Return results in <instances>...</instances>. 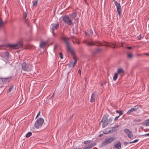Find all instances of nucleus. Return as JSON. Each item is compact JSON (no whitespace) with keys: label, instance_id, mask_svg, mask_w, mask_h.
Returning <instances> with one entry per match:
<instances>
[{"label":"nucleus","instance_id":"2eb2a0df","mask_svg":"<svg viewBox=\"0 0 149 149\" xmlns=\"http://www.w3.org/2000/svg\"><path fill=\"white\" fill-rule=\"evenodd\" d=\"M59 27V24H52V30L54 31L55 30H57Z\"/></svg>","mask_w":149,"mask_h":149},{"label":"nucleus","instance_id":"774afa93","mask_svg":"<svg viewBox=\"0 0 149 149\" xmlns=\"http://www.w3.org/2000/svg\"><path fill=\"white\" fill-rule=\"evenodd\" d=\"M52 102H53V101H52Z\"/></svg>","mask_w":149,"mask_h":149},{"label":"nucleus","instance_id":"49530a36","mask_svg":"<svg viewBox=\"0 0 149 149\" xmlns=\"http://www.w3.org/2000/svg\"><path fill=\"white\" fill-rule=\"evenodd\" d=\"M103 132L104 134H108L109 133L108 132H107V131H104Z\"/></svg>","mask_w":149,"mask_h":149},{"label":"nucleus","instance_id":"de8ad7c7","mask_svg":"<svg viewBox=\"0 0 149 149\" xmlns=\"http://www.w3.org/2000/svg\"><path fill=\"white\" fill-rule=\"evenodd\" d=\"M106 83V82H104L103 83H102L101 84V86H102L104 84H105Z\"/></svg>","mask_w":149,"mask_h":149},{"label":"nucleus","instance_id":"39448f33","mask_svg":"<svg viewBox=\"0 0 149 149\" xmlns=\"http://www.w3.org/2000/svg\"><path fill=\"white\" fill-rule=\"evenodd\" d=\"M44 120L43 118H39L36 121L35 123V127L36 128H38L41 127L42 125Z\"/></svg>","mask_w":149,"mask_h":149},{"label":"nucleus","instance_id":"a19ab883","mask_svg":"<svg viewBox=\"0 0 149 149\" xmlns=\"http://www.w3.org/2000/svg\"><path fill=\"white\" fill-rule=\"evenodd\" d=\"M119 116H116V117L114 119V120L115 121H116L117 120H118V119L119 118Z\"/></svg>","mask_w":149,"mask_h":149},{"label":"nucleus","instance_id":"dca6fc26","mask_svg":"<svg viewBox=\"0 0 149 149\" xmlns=\"http://www.w3.org/2000/svg\"><path fill=\"white\" fill-rule=\"evenodd\" d=\"M96 145V143H93L89 145L88 146L86 147H84L83 148V149H91L93 146Z\"/></svg>","mask_w":149,"mask_h":149},{"label":"nucleus","instance_id":"0eeeda50","mask_svg":"<svg viewBox=\"0 0 149 149\" xmlns=\"http://www.w3.org/2000/svg\"><path fill=\"white\" fill-rule=\"evenodd\" d=\"M22 45V41H19L17 43L15 44L9 45V46L14 49H19Z\"/></svg>","mask_w":149,"mask_h":149},{"label":"nucleus","instance_id":"423d86ee","mask_svg":"<svg viewBox=\"0 0 149 149\" xmlns=\"http://www.w3.org/2000/svg\"><path fill=\"white\" fill-rule=\"evenodd\" d=\"M108 116L106 115L104 116L100 123V124L101 123H102V127L103 128L106 127L108 124H109V123H108L107 121Z\"/></svg>","mask_w":149,"mask_h":149},{"label":"nucleus","instance_id":"6e6d98bb","mask_svg":"<svg viewBox=\"0 0 149 149\" xmlns=\"http://www.w3.org/2000/svg\"><path fill=\"white\" fill-rule=\"evenodd\" d=\"M103 135L102 134H101L99 135V136L100 137H101L103 136Z\"/></svg>","mask_w":149,"mask_h":149},{"label":"nucleus","instance_id":"f3484780","mask_svg":"<svg viewBox=\"0 0 149 149\" xmlns=\"http://www.w3.org/2000/svg\"><path fill=\"white\" fill-rule=\"evenodd\" d=\"M85 33L86 36H91L93 35V32L92 30L88 29L87 31H85Z\"/></svg>","mask_w":149,"mask_h":149},{"label":"nucleus","instance_id":"c03bdc74","mask_svg":"<svg viewBox=\"0 0 149 149\" xmlns=\"http://www.w3.org/2000/svg\"><path fill=\"white\" fill-rule=\"evenodd\" d=\"M126 48L129 49H130L132 48V47L130 46L127 47Z\"/></svg>","mask_w":149,"mask_h":149},{"label":"nucleus","instance_id":"b1692460","mask_svg":"<svg viewBox=\"0 0 149 149\" xmlns=\"http://www.w3.org/2000/svg\"><path fill=\"white\" fill-rule=\"evenodd\" d=\"M27 13L26 12H24V14H23L24 17V18L25 20V22H26L27 20V19H26V17L27 16Z\"/></svg>","mask_w":149,"mask_h":149},{"label":"nucleus","instance_id":"6ab92c4d","mask_svg":"<svg viewBox=\"0 0 149 149\" xmlns=\"http://www.w3.org/2000/svg\"><path fill=\"white\" fill-rule=\"evenodd\" d=\"M142 125L146 126H149V119L146 120L142 123Z\"/></svg>","mask_w":149,"mask_h":149},{"label":"nucleus","instance_id":"4c0bfd02","mask_svg":"<svg viewBox=\"0 0 149 149\" xmlns=\"http://www.w3.org/2000/svg\"><path fill=\"white\" fill-rule=\"evenodd\" d=\"M119 113V116H121L123 114V111L121 110H119V113Z\"/></svg>","mask_w":149,"mask_h":149},{"label":"nucleus","instance_id":"2f4dec72","mask_svg":"<svg viewBox=\"0 0 149 149\" xmlns=\"http://www.w3.org/2000/svg\"><path fill=\"white\" fill-rule=\"evenodd\" d=\"M91 142V141L89 140L86 141L84 142V144L86 145Z\"/></svg>","mask_w":149,"mask_h":149},{"label":"nucleus","instance_id":"37998d69","mask_svg":"<svg viewBox=\"0 0 149 149\" xmlns=\"http://www.w3.org/2000/svg\"><path fill=\"white\" fill-rule=\"evenodd\" d=\"M52 33H53V36L54 37H55L56 36V35L54 32V31H52Z\"/></svg>","mask_w":149,"mask_h":149},{"label":"nucleus","instance_id":"09e8293b","mask_svg":"<svg viewBox=\"0 0 149 149\" xmlns=\"http://www.w3.org/2000/svg\"><path fill=\"white\" fill-rule=\"evenodd\" d=\"M40 111H39V113H38V114H37V116H36V118H37L39 116V115H40Z\"/></svg>","mask_w":149,"mask_h":149},{"label":"nucleus","instance_id":"7ed1b4c3","mask_svg":"<svg viewBox=\"0 0 149 149\" xmlns=\"http://www.w3.org/2000/svg\"><path fill=\"white\" fill-rule=\"evenodd\" d=\"M22 72V71L29 72L32 70V66L29 63L23 62L21 64Z\"/></svg>","mask_w":149,"mask_h":149},{"label":"nucleus","instance_id":"0e129e2a","mask_svg":"<svg viewBox=\"0 0 149 149\" xmlns=\"http://www.w3.org/2000/svg\"><path fill=\"white\" fill-rule=\"evenodd\" d=\"M23 74H24V75H25L26 74L25 73H22Z\"/></svg>","mask_w":149,"mask_h":149},{"label":"nucleus","instance_id":"1a4fd4ad","mask_svg":"<svg viewBox=\"0 0 149 149\" xmlns=\"http://www.w3.org/2000/svg\"><path fill=\"white\" fill-rule=\"evenodd\" d=\"M124 132L127 135L129 138L132 139L133 137V135L132 131L127 129H125L124 130Z\"/></svg>","mask_w":149,"mask_h":149},{"label":"nucleus","instance_id":"6e6552de","mask_svg":"<svg viewBox=\"0 0 149 149\" xmlns=\"http://www.w3.org/2000/svg\"><path fill=\"white\" fill-rule=\"evenodd\" d=\"M62 17H63V20L66 23L69 25L72 24L71 20L69 17L66 16H62Z\"/></svg>","mask_w":149,"mask_h":149},{"label":"nucleus","instance_id":"13d9d810","mask_svg":"<svg viewBox=\"0 0 149 149\" xmlns=\"http://www.w3.org/2000/svg\"><path fill=\"white\" fill-rule=\"evenodd\" d=\"M141 120V119H138L137 120H136L137 122H140Z\"/></svg>","mask_w":149,"mask_h":149},{"label":"nucleus","instance_id":"f257e3e1","mask_svg":"<svg viewBox=\"0 0 149 149\" xmlns=\"http://www.w3.org/2000/svg\"><path fill=\"white\" fill-rule=\"evenodd\" d=\"M85 43L88 46H106L109 47H110L113 49H114L115 48V45L114 44H112L111 45H106L103 44L102 42L97 40L94 42H91L88 40H86L85 42Z\"/></svg>","mask_w":149,"mask_h":149},{"label":"nucleus","instance_id":"58836bf2","mask_svg":"<svg viewBox=\"0 0 149 149\" xmlns=\"http://www.w3.org/2000/svg\"><path fill=\"white\" fill-rule=\"evenodd\" d=\"M114 4L116 7H117V6H118L120 4V3H118L117 2L115 3Z\"/></svg>","mask_w":149,"mask_h":149},{"label":"nucleus","instance_id":"412c9836","mask_svg":"<svg viewBox=\"0 0 149 149\" xmlns=\"http://www.w3.org/2000/svg\"><path fill=\"white\" fill-rule=\"evenodd\" d=\"M47 43V42L41 41L40 44V47L42 48L45 46Z\"/></svg>","mask_w":149,"mask_h":149},{"label":"nucleus","instance_id":"aec40b11","mask_svg":"<svg viewBox=\"0 0 149 149\" xmlns=\"http://www.w3.org/2000/svg\"><path fill=\"white\" fill-rule=\"evenodd\" d=\"M140 106L136 105L134 106L132 108V110L133 111L135 112L138 110L139 108H140Z\"/></svg>","mask_w":149,"mask_h":149},{"label":"nucleus","instance_id":"cd10ccee","mask_svg":"<svg viewBox=\"0 0 149 149\" xmlns=\"http://www.w3.org/2000/svg\"><path fill=\"white\" fill-rule=\"evenodd\" d=\"M13 88V86H10V88L8 89V91H7V93H9L12 90Z\"/></svg>","mask_w":149,"mask_h":149},{"label":"nucleus","instance_id":"5701e85b","mask_svg":"<svg viewBox=\"0 0 149 149\" xmlns=\"http://www.w3.org/2000/svg\"><path fill=\"white\" fill-rule=\"evenodd\" d=\"M77 15V14L76 13H73L70 15V18H74L76 17Z\"/></svg>","mask_w":149,"mask_h":149},{"label":"nucleus","instance_id":"ddd939ff","mask_svg":"<svg viewBox=\"0 0 149 149\" xmlns=\"http://www.w3.org/2000/svg\"><path fill=\"white\" fill-rule=\"evenodd\" d=\"M2 82V84H5L6 83H8L9 82L11 79V77L8 78H1V79Z\"/></svg>","mask_w":149,"mask_h":149},{"label":"nucleus","instance_id":"9b49d317","mask_svg":"<svg viewBox=\"0 0 149 149\" xmlns=\"http://www.w3.org/2000/svg\"><path fill=\"white\" fill-rule=\"evenodd\" d=\"M116 73L118 75H120L121 77L123 76L125 74L124 71L123 69L119 68L118 69Z\"/></svg>","mask_w":149,"mask_h":149},{"label":"nucleus","instance_id":"c9c22d12","mask_svg":"<svg viewBox=\"0 0 149 149\" xmlns=\"http://www.w3.org/2000/svg\"><path fill=\"white\" fill-rule=\"evenodd\" d=\"M59 56L61 59H63V56L62 53L61 52H60L59 53Z\"/></svg>","mask_w":149,"mask_h":149},{"label":"nucleus","instance_id":"72a5a7b5","mask_svg":"<svg viewBox=\"0 0 149 149\" xmlns=\"http://www.w3.org/2000/svg\"><path fill=\"white\" fill-rule=\"evenodd\" d=\"M3 54L6 56L7 57H8L9 55V53L7 52H4Z\"/></svg>","mask_w":149,"mask_h":149},{"label":"nucleus","instance_id":"f8f14e48","mask_svg":"<svg viewBox=\"0 0 149 149\" xmlns=\"http://www.w3.org/2000/svg\"><path fill=\"white\" fill-rule=\"evenodd\" d=\"M77 59H75L74 62L72 61H70L68 64V65L69 67L71 68H73L74 65L77 63Z\"/></svg>","mask_w":149,"mask_h":149},{"label":"nucleus","instance_id":"f03ea898","mask_svg":"<svg viewBox=\"0 0 149 149\" xmlns=\"http://www.w3.org/2000/svg\"><path fill=\"white\" fill-rule=\"evenodd\" d=\"M61 38L65 44L66 46L67 49L68 51L70 52L72 55H74V53L73 50L70 48V43L69 38H68L61 37Z\"/></svg>","mask_w":149,"mask_h":149},{"label":"nucleus","instance_id":"338daca9","mask_svg":"<svg viewBox=\"0 0 149 149\" xmlns=\"http://www.w3.org/2000/svg\"><path fill=\"white\" fill-rule=\"evenodd\" d=\"M148 28H149V25H148Z\"/></svg>","mask_w":149,"mask_h":149},{"label":"nucleus","instance_id":"8fccbe9b","mask_svg":"<svg viewBox=\"0 0 149 149\" xmlns=\"http://www.w3.org/2000/svg\"><path fill=\"white\" fill-rule=\"evenodd\" d=\"M81 71L80 69H79L78 71V73L80 74H81Z\"/></svg>","mask_w":149,"mask_h":149},{"label":"nucleus","instance_id":"864d4df0","mask_svg":"<svg viewBox=\"0 0 149 149\" xmlns=\"http://www.w3.org/2000/svg\"><path fill=\"white\" fill-rule=\"evenodd\" d=\"M74 149H83V148H74Z\"/></svg>","mask_w":149,"mask_h":149},{"label":"nucleus","instance_id":"a878e982","mask_svg":"<svg viewBox=\"0 0 149 149\" xmlns=\"http://www.w3.org/2000/svg\"><path fill=\"white\" fill-rule=\"evenodd\" d=\"M38 2V0H36L35 1H33V6H36L37 5Z\"/></svg>","mask_w":149,"mask_h":149},{"label":"nucleus","instance_id":"a211bd4d","mask_svg":"<svg viewBox=\"0 0 149 149\" xmlns=\"http://www.w3.org/2000/svg\"><path fill=\"white\" fill-rule=\"evenodd\" d=\"M117 10L120 17L121 16V6L120 4L116 7Z\"/></svg>","mask_w":149,"mask_h":149},{"label":"nucleus","instance_id":"c85d7f7f","mask_svg":"<svg viewBox=\"0 0 149 149\" xmlns=\"http://www.w3.org/2000/svg\"><path fill=\"white\" fill-rule=\"evenodd\" d=\"M133 112L132 109L131 108L126 113L127 115L130 114L132 112Z\"/></svg>","mask_w":149,"mask_h":149},{"label":"nucleus","instance_id":"4d7b16f0","mask_svg":"<svg viewBox=\"0 0 149 149\" xmlns=\"http://www.w3.org/2000/svg\"><path fill=\"white\" fill-rule=\"evenodd\" d=\"M3 47V45H0V49H2V47Z\"/></svg>","mask_w":149,"mask_h":149},{"label":"nucleus","instance_id":"5fc2aeb1","mask_svg":"<svg viewBox=\"0 0 149 149\" xmlns=\"http://www.w3.org/2000/svg\"><path fill=\"white\" fill-rule=\"evenodd\" d=\"M143 54H145L147 56H149V54H147V53H144Z\"/></svg>","mask_w":149,"mask_h":149},{"label":"nucleus","instance_id":"f704fd0d","mask_svg":"<svg viewBox=\"0 0 149 149\" xmlns=\"http://www.w3.org/2000/svg\"><path fill=\"white\" fill-rule=\"evenodd\" d=\"M119 126L117 124H115L114 127H113L112 128V129H115L116 128H118L119 127Z\"/></svg>","mask_w":149,"mask_h":149},{"label":"nucleus","instance_id":"a18cd8bd","mask_svg":"<svg viewBox=\"0 0 149 149\" xmlns=\"http://www.w3.org/2000/svg\"><path fill=\"white\" fill-rule=\"evenodd\" d=\"M116 130H115V129H112V130H109V132H111V131L112 132H114Z\"/></svg>","mask_w":149,"mask_h":149},{"label":"nucleus","instance_id":"680f3d73","mask_svg":"<svg viewBox=\"0 0 149 149\" xmlns=\"http://www.w3.org/2000/svg\"><path fill=\"white\" fill-rule=\"evenodd\" d=\"M143 55V54H138V56H142Z\"/></svg>","mask_w":149,"mask_h":149},{"label":"nucleus","instance_id":"e2e57ef3","mask_svg":"<svg viewBox=\"0 0 149 149\" xmlns=\"http://www.w3.org/2000/svg\"><path fill=\"white\" fill-rule=\"evenodd\" d=\"M140 37V35H139V40H140V38L141 37Z\"/></svg>","mask_w":149,"mask_h":149},{"label":"nucleus","instance_id":"ea45409f","mask_svg":"<svg viewBox=\"0 0 149 149\" xmlns=\"http://www.w3.org/2000/svg\"><path fill=\"white\" fill-rule=\"evenodd\" d=\"M54 93H53L52 95V96L49 99V100H51L52 99V98L54 97Z\"/></svg>","mask_w":149,"mask_h":149},{"label":"nucleus","instance_id":"69168bd1","mask_svg":"<svg viewBox=\"0 0 149 149\" xmlns=\"http://www.w3.org/2000/svg\"><path fill=\"white\" fill-rule=\"evenodd\" d=\"M77 44H78V45H79V44H80V42H78L77 43Z\"/></svg>","mask_w":149,"mask_h":149},{"label":"nucleus","instance_id":"79ce46f5","mask_svg":"<svg viewBox=\"0 0 149 149\" xmlns=\"http://www.w3.org/2000/svg\"><path fill=\"white\" fill-rule=\"evenodd\" d=\"M128 143H129V142L128 143V142L126 141V142H124L123 145L124 146H126V145Z\"/></svg>","mask_w":149,"mask_h":149},{"label":"nucleus","instance_id":"4468645a","mask_svg":"<svg viewBox=\"0 0 149 149\" xmlns=\"http://www.w3.org/2000/svg\"><path fill=\"white\" fill-rule=\"evenodd\" d=\"M114 146L115 148L118 149H120L121 148V144L119 141H117L114 143Z\"/></svg>","mask_w":149,"mask_h":149},{"label":"nucleus","instance_id":"7c9ffc66","mask_svg":"<svg viewBox=\"0 0 149 149\" xmlns=\"http://www.w3.org/2000/svg\"><path fill=\"white\" fill-rule=\"evenodd\" d=\"M133 56L130 53L127 54V57L129 58H131Z\"/></svg>","mask_w":149,"mask_h":149},{"label":"nucleus","instance_id":"20e7f679","mask_svg":"<svg viewBox=\"0 0 149 149\" xmlns=\"http://www.w3.org/2000/svg\"><path fill=\"white\" fill-rule=\"evenodd\" d=\"M115 139L116 138L114 137L106 138L100 144V146L101 147L105 146L112 143Z\"/></svg>","mask_w":149,"mask_h":149},{"label":"nucleus","instance_id":"393cba45","mask_svg":"<svg viewBox=\"0 0 149 149\" xmlns=\"http://www.w3.org/2000/svg\"><path fill=\"white\" fill-rule=\"evenodd\" d=\"M118 74L116 73L114 74V75L113 77V80L115 81L117 79L118 77Z\"/></svg>","mask_w":149,"mask_h":149},{"label":"nucleus","instance_id":"bf43d9fd","mask_svg":"<svg viewBox=\"0 0 149 149\" xmlns=\"http://www.w3.org/2000/svg\"><path fill=\"white\" fill-rule=\"evenodd\" d=\"M116 113H119V111H118V110H116Z\"/></svg>","mask_w":149,"mask_h":149},{"label":"nucleus","instance_id":"4be33fe9","mask_svg":"<svg viewBox=\"0 0 149 149\" xmlns=\"http://www.w3.org/2000/svg\"><path fill=\"white\" fill-rule=\"evenodd\" d=\"M102 49H101L98 48L95 49L93 51V53L94 54H96L98 53L99 52L102 51Z\"/></svg>","mask_w":149,"mask_h":149},{"label":"nucleus","instance_id":"052dcab7","mask_svg":"<svg viewBox=\"0 0 149 149\" xmlns=\"http://www.w3.org/2000/svg\"><path fill=\"white\" fill-rule=\"evenodd\" d=\"M114 2V3H115L116 2H117L115 0H113Z\"/></svg>","mask_w":149,"mask_h":149},{"label":"nucleus","instance_id":"473e14b6","mask_svg":"<svg viewBox=\"0 0 149 149\" xmlns=\"http://www.w3.org/2000/svg\"><path fill=\"white\" fill-rule=\"evenodd\" d=\"M138 141H139L138 139H135V140H134V141H132L130 142H129V143L130 144V143H133L136 142H138Z\"/></svg>","mask_w":149,"mask_h":149},{"label":"nucleus","instance_id":"c756f323","mask_svg":"<svg viewBox=\"0 0 149 149\" xmlns=\"http://www.w3.org/2000/svg\"><path fill=\"white\" fill-rule=\"evenodd\" d=\"M4 23L2 22L1 19H0V29L3 26Z\"/></svg>","mask_w":149,"mask_h":149},{"label":"nucleus","instance_id":"3c124183","mask_svg":"<svg viewBox=\"0 0 149 149\" xmlns=\"http://www.w3.org/2000/svg\"><path fill=\"white\" fill-rule=\"evenodd\" d=\"M143 136H149V133L146 134H145L144 135H143Z\"/></svg>","mask_w":149,"mask_h":149},{"label":"nucleus","instance_id":"e433bc0d","mask_svg":"<svg viewBox=\"0 0 149 149\" xmlns=\"http://www.w3.org/2000/svg\"><path fill=\"white\" fill-rule=\"evenodd\" d=\"M112 121V119L111 118H109V120L107 119V121L108 123H109V124H110V123H111V122Z\"/></svg>","mask_w":149,"mask_h":149},{"label":"nucleus","instance_id":"603ef678","mask_svg":"<svg viewBox=\"0 0 149 149\" xmlns=\"http://www.w3.org/2000/svg\"><path fill=\"white\" fill-rule=\"evenodd\" d=\"M1 79V78H0V84H2V81Z\"/></svg>","mask_w":149,"mask_h":149},{"label":"nucleus","instance_id":"bb28decb","mask_svg":"<svg viewBox=\"0 0 149 149\" xmlns=\"http://www.w3.org/2000/svg\"><path fill=\"white\" fill-rule=\"evenodd\" d=\"M32 134V133L31 132H29L26 134V138H28L31 136Z\"/></svg>","mask_w":149,"mask_h":149},{"label":"nucleus","instance_id":"9d476101","mask_svg":"<svg viewBox=\"0 0 149 149\" xmlns=\"http://www.w3.org/2000/svg\"><path fill=\"white\" fill-rule=\"evenodd\" d=\"M97 95L96 92L93 93L91 95L90 102H93L95 101V100L97 98Z\"/></svg>","mask_w":149,"mask_h":149}]
</instances>
